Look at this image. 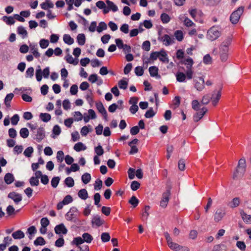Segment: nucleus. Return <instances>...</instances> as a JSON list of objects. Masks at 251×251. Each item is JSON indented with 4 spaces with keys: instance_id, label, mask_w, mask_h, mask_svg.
<instances>
[{
    "instance_id": "c756f323",
    "label": "nucleus",
    "mask_w": 251,
    "mask_h": 251,
    "mask_svg": "<svg viewBox=\"0 0 251 251\" xmlns=\"http://www.w3.org/2000/svg\"><path fill=\"white\" fill-rule=\"evenodd\" d=\"M74 149L77 152L81 151H84L86 149V147L81 142L76 143L74 146Z\"/></svg>"
},
{
    "instance_id": "052dcab7",
    "label": "nucleus",
    "mask_w": 251,
    "mask_h": 251,
    "mask_svg": "<svg viewBox=\"0 0 251 251\" xmlns=\"http://www.w3.org/2000/svg\"><path fill=\"white\" fill-rule=\"evenodd\" d=\"M140 184L137 181H133L130 185V187L132 190L135 191L138 189L140 187Z\"/></svg>"
},
{
    "instance_id": "37998d69",
    "label": "nucleus",
    "mask_w": 251,
    "mask_h": 251,
    "mask_svg": "<svg viewBox=\"0 0 251 251\" xmlns=\"http://www.w3.org/2000/svg\"><path fill=\"white\" fill-rule=\"evenodd\" d=\"M107 25L104 22H100L97 27V31L99 32H101L103 30L106 29Z\"/></svg>"
},
{
    "instance_id": "b1692460",
    "label": "nucleus",
    "mask_w": 251,
    "mask_h": 251,
    "mask_svg": "<svg viewBox=\"0 0 251 251\" xmlns=\"http://www.w3.org/2000/svg\"><path fill=\"white\" fill-rule=\"evenodd\" d=\"M42 9L44 10H48V8H52L54 6L53 3L50 0H46L45 2L40 4Z\"/></svg>"
},
{
    "instance_id": "338daca9",
    "label": "nucleus",
    "mask_w": 251,
    "mask_h": 251,
    "mask_svg": "<svg viewBox=\"0 0 251 251\" xmlns=\"http://www.w3.org/2000/svg\"><path fill=\"white\" fill-rule=\"evenodd\" d=\"M142 49L147 51L150 50L151 49V43L149 41H145L143 43Z\"/></svg>"
},
{
    "instance_id": "5701e85b",
    "label": "nucleus",
    "mask_w": 251,
    "mask_h": 251,
    "mask_svg": "<svg viewBox=\"0 0 251 251\" xmlns=\"http://www.w3.org/2000/svg\"><path fill=\"white\" fill-rule=\"evenodd\" d=\"M159 59L162 62L167 63L169 62V58L167 56V54L163 50L160 51Z\"/></svg>"
},
{
    "instance_id": "a211bd4d",
    "label": "nucleus",
    "mask_w": 251,
    "mask_h": 251,
    "mask_svg": "<svg viewBox=\"0 0 251 251\" xmlns=\"http://www.w3.org/2000/svg\"><path fill=\"white\" fill-rule=\"evenodd\" d=\"M150 75L152 77H155L156 78H160V75H158V69L156 66H151L149 69Z\"/></svg>"
},
{
    "instance_id": "a19ab883",
    "label": "nucleus",
    "mask_w": 251,
    "mask_h": 251,
    "mask_svg": "<svg viewBox=\"0 0 251 251\" xmlns=\"http://www.w3.org/2000/svg\"><path fill=\"white\" fill-rule=\"evenodd\" d=\"M20 135L23 138H26L29 135V131L27 128H22L20 130Z\"/></svg>"
},
{
    "instance_id": "2f4dec72",
    "label": "nucleus",
    "mask_w": 251,
    "mask_h": 251,
    "mask_svg": "<svg viewBox=\"0 0 251 251\" xmlns=\"http://www.w3.org/2000/svg\"><path fill=\"white\" fill-rule=\"evenodd\" d=\"M221 96V93L220 91H218L216 96L214 94L212 95L211 99H212V103L213 105L216 106L218 103Z\"/></svg>"
},
{
    "instance_id": "c9c22d12",
    "label": "nucleus",
    "mask_w": 251,
    "mask_h": 251,
    "mask_svg": "<svg viewBox=\"0 0 251 251\" xmlns=\"http://www.w3.org/2000/svg\"><path fill=\"white\" fill-rule=\"evenodd\" d=\"M187 70L186 71V74L187 75V78L191 79L193 77V71L192 70L193 65H186Z\"/></svg>"
},
{
    "instance_id": "e2e57ef3",
    "label": "nucleus",
    "mask_w": 251,
    "mask_h": 251,
    "mask_svg": "<svg viewBox=\"0 0 251 251\" xmlns=\"http://www.w3.org/2000/svg\"><path fill=\"white\" fill-rule=\"evenodd\" d=\"M192 108L198 111L200 108V103L197 100H193L192 101Z\"/></svg>"
},
{
    "instance_id": "393cba45",
    "label": "nucleus",
    "mask_w": 251,
    "mask_h": 251,
    "mask_svg": "<svg viewBox=\"0 0 251 251\" xmlns=\"http://www.w3.org/2000/svg\"><path fill=\"white\" fill-rule=\"evenodd\" d=\"M2 20L4 21L7 25H14L15 23V21L14 20V16H3L2 17Z\"/></svg>"
},
{
    "instance_id": "f03ea898",
    "label": "nucleus",
    "mask_w": 251,
    "mask_h": 251,
    "mask_svg": "<svg viewBox=\"0 0 251 251\" xmlns=\"http://www.w3.org/2000/svg\"><path fill=\"white\" fill-rule=\"evenodd\" d=\"M246 170V162L244 158H242L239 160L238 166L236 170L233 174V178L234 179H238L242 177Z\"/></svg>"
},
{
    "instance_id": "680f3d73",
    "label": "nucleus",
    "mask_w": 251,
    "mask_h": 251,
    "mask_svg": "<svg viewBox=\"0 0 251 251\" xmlns=\"http://www.w3.org/2000/svg\"><path fill=\"white\" fill-rule=\"evenodd\" d=\"M40 46L42 49H46L49 45V42L47 39H42L39 42Z\"/></svg>"
},
{
    "instance_id": "774afa93",
    "label": "nucleus",
    "mask_w": 251,
    "mask_h": 251,
    "mask_svg": "<svg viewBox=\"0 0 251 251\" xmlns=\"http://www.w3.org/2000/svg\"><path fill=\"white\" fill-rule=\"evenodd\" d=\"M102 185V181L100 179H98L95 181L94 188L96 190H100L101 188Z\"/></svg>"
},
{
    "instance_id": "423d86ee",
    "label": "nucleus",
    "mask_w": 251,
    "mask_h": 251,
    "mask_svg": "<svg viewBox=\"0 0 251 251\" xmlns=\"http://www.w3.org/2000/svg\"><path fill=\"white\" fill-rule=\"evenodd\" d=\"M194 86L195 89L198 91H202L205 86V81L203 76L198 77L195 75L193 79Z\"/></svg>"
},
{
    "instance_id": "0e129e2a",
    "label": "nucleus",
    "mask_w": 251,
    "mask_h": 251,
    "mask_svg": "<svg viewBox=\"0 0 251 251\" xmlns=\"http://www.w3.org/2000/svg\"><path fill=\"white\" fill-rule=\"evenodd\" d=\"M135 73L137 76H142L144 74V69L142 67L137 66L135 68Z\"/></svg>"
},
{
    "instance_id": "69168bd1",
    "label": "nucleus",
    "mask_w": 251,
    "mask_h": 251,
    "mask_svg": "<svg viewBox=\"0 0 251 251\" xmlns=\"http://www.w3.org/2000/svg\"><path fill=\"white\" fill-rule=\"evenodd\" d=\"M210 99L209 94H206L203 96L201 103L203 105H206L209 103Z\"/></svg>"
},
{
    "instance_id": "a878e982",
    "label": "nucleus",
    "mask_w": 251,
    "mask_h": 251,
    "mask_svg": "<svg viewBox=\"0 0 251 251\" xmlns=\"http://www.w3.org/2000/svg\"><path fill=\"white\" fill-rule=\"evenodd\" d=\"M106 3L110 10L112 11L113 12H117L118 10V6L113 1L110 0H106Z\"/></svg>"
},
{
    "instance_id": "f704fd0d",
    "label": "nucleus",
    "mask_w": 251,
    "mask_h": 251,
    "mask_svg": "<svg viewBox=\"0 0 251 251\" xmlns=\"http://www.w3.org/2000/svg\"><path fill=\"white\" fill-rule=\"evenodd\" d=\"M91 179V176L89 173H85L81 176V180L84 184L88 183Z\"/></svg>"
},
{
    "instance_id": "bf43d9fd",
    "label": "nucleus",
    "mask_w": 251,
    "mask_h": 251,
    "mask_svg": "<svg viewBox=\"0 0 251 251\" xmlns=\"http://www.w3.org/2000/svg\"><path fill=\"white\" fill-rule=\"evenodd\" d=\"M155 114L152 108H150V109L147 110L145 114V117L146 118H151L153 117Z\"/></svg>"
},
{
    "instance_id": "a18cd8bd",
    "label": "nucleus",
    "mask_w": 251,
    "mask_h": 251,
    "mask_svg": "<svg viewBox=\"0 0 251 251\" xmlns=\"http://www.w3.org/2000/svg\"><path fill=\"white\" fill-rule=\"evenodd\" d=\"M65 59L68 63L70 64H73L74 65H76L78 63V60H75L73 57L70 54H68L65 57Z\"/></svg>"
},
{
    "instance_id": "f8f14e48",
    "label": "nucleus",
    "mask_w": 251,
    "mask_h": 251,
    "mask_svg": "<svg viewBox=\"0 0 251 251\" xmlns=\"http://www.w3.org/2000/svg\"><path fill=\"white\" fill-rule=\"evenodd\" d=\"M54 231L55 233L58 235L61 234H66L68 232V229L65 227V225L63 223H61L55 226Z\"/></svg>"
},
{
    "instance_id": "39448f33",
    "label": "nucleus",
    "mask_w": 251,
    "mask_h": 251,
    "mask_svg": "<svg viewBox=\"0 0 251 251\" xmlns=\"http://www.w3.org/2000/svg\"><path fill=\"white\" fill-rule=\"evenodd\" d=\"M79 214L78 210L76 207H73L66 213L65 217L67 221L75 223L77 221V217Z\"/></svg>"
},
{
    "instance_id": "412c9836",
    "label": "nucleus",
    "mask_w": 251,
    "mask_h": 251,
    "mask_svg": "<svg viewBox=\"0 0 251 251\" xmlns=\"http://www.w3.org/2000/svg\"><path fill=\"white\" fill-rule=\"evenodd\" d=\"M17 33L21 35L23 39L26 38L27 36V32L25 28L23 26H19L17 27Z\"/></svg>"
},
{
    "instance_id": "aec40b11",
    "label": "nucleus",
    "mask_w": 251,
    "mask_h": 251,
    "mask_svg": "<svg viewBox=\"0 0 251 251\" xmlns=\"http://www.w3.org/2000/svg\"><path fill=\"white\" fill-rule=\"evenodd\" d=\"M176 80L179 82H186L187 75L182 72H177L176 75Z\"/></svg>"
},
{
    "instance_id": "473e14b6",
    "label": "nucleus",
    "mask_w": 251,
    "mask_h": 251,
    "mask_svg": "<svg viewBox=\"0 0 251 251\" xmlns=\"http://www.w3.org/2000/svg\"><path fill=\"white\" fill-rule=\"evenodd\" d=\"M86 41L85 36L83 33L78 34L77 36V41L78 44L80 46L85 44Z\"/></svg>"
},
{
    "instance_id": "c03bdc74",
    "label": "nucleus",
    "mask_w": 251,
    "mask_h": 251,
    "mask_svg": "<svg viewBox=\"0 0 251 251\" xmlns=\"http://www.w3.org/2000/svg\"><path fill=\"white\" fill-rule=\"evenodd\" d=\"M128 82L124 79L120 80L118 82V86L121 89L126 90L127 89Z\"/></svg>"
},
{
    "instance_id": "9d476101",
    "label": "nucleus",
    "mask_w": 251,
    "mask_h": 251,
    "mask_svg": "<svg viewBox=\"0 0 251 251\" xmlns=\"http://www.w3.org/2000/svg\"><path fill=\"white\" fill-rule=\"evenodd\" d=\"M226 215L225 210L223 208H218L214 214V220L215 222L218 223L221 221Z\"/></svg>"
},
{
    "instance_id": "de8ad7c7",
    "label": "nucleus",
    "mask_w": 251,
    "mask_h": 251,
    "mask_svg": "<svg viewBox=\"0 0 251 251\" xmlns=\"http://www.w3.org/2000/svg\"><path fill=\"white\" fill-rule=\"evenodd\" d=\"M60 180V178L59 176H54L52 177L51 180V186L54 188H56L59 183Z\"/></svg>"
},
{
    "instance_id": "dca6fc26",
    "label": "nucleus",
    "mask_w": 251,
    "mask_h": 251,
    "mask_svg": "<svg viewBox=\"0 0 251 251\" xmlns=\"http://www.w3.org/2000/svg\"><path fill=\"white\" fill-rule=\"evenodd\" d=\"M96 106L97 109L100 113L103 116L104 119L105 121L107 120V112L104 107L103 104L101 102L96 103Z\"/></svg>"
},
{
    "instance_id": "4be33fe9",
    "label": "nucleus",
    "mask_w": 251,
    "mask_h": 251,
    "mask_svg": "<svg viewBox=\"0 0 251 251\" xmlns=\"http://www.w3.org/2000/svg\"><path fill=\"white\" fill-rule=\"evenodd\" d=\"M12 236L16 240L21 239L25 237V233L21 230H18L12 234Z\"/></svg>"
},
{
    "instance_id": "1a4fd4ad",
    "label": "nucleus",
    "mask_w": 251,
    "mask_h": 251,
    "mask_svg": "<svg viewBox=\"0 0 251 251\" xmlns=\"http://www.w3.org/2000/svg\"><path fill=\"white\" fill-rule=\"evenodd\" d=\"M104 221L98 214L93 215L92 217L91 224L93 227H98L103 225Z\"/></svg>"
},
{
    "instance_id": "20e7f679",
    "label": "nucleus",
    "mask_w": 251,
    "mask_h": 251,
    "mask_svg": "<svg viewBox=\"0 0 251 251\" xmlns=\"http://www.w3.org/2000/svg\"><path fill=\"white\" fill-rule=\"evenodd\" d=\"M221 36V32L218 26H213L207 32V38L211 41H214Z\"/></svg>"
},
{
    "instance_id": "58836bf2",
    "label": "nucleus",
    "mask_w": 251,
    "mask_h": 251,
    "mask_svg": "<svg viewBox=\"0 0 251 251\" xmlns=\"http://www.w3.org/2000/svg\"><path fill=\"white\" fill-rule=\"evenodd\" d=\"M34 150L33 147H28L24 151V154L26 157H30L33 152Z\"/></svg>"
},
{
    "instance_id": "49530a36",
    "label": "nucleus",
    "mask_w": 251,
    "mask_h": 251,
    "mask_svg": "<svg viewBox=\"0 0 251 251\" xmlns=\"http://www.w3.org/2000/svg\"><path fill=\"white\" fill-rule=\"evenodd\" d=\"M65 184L68 187H72L74 186L75 182L73 178L71 177H67L64 181Z\"/></svg>"
},
{
    "instance_id": "603ef678",
    "label": "nucleus",
    "mask_w": 251,
    "mask_h": 251,
    "mask_svg": "<svg viewBox=\"0 0 251 251\" xmlns=\"http://www.w3.org/2000/svg\"><path fill=\"white\" fill-rule=\"evenodd\" d=\"M64 158V154L63 151H59L57 152L56 159L59 163H62Z\"/></svg>"
},
{
    "instance_id": "864d4df0",
    "label": "nucleus",
    "mask_w": 251,
    "mask_h": 251,
    "mask_svg": "<svg viewBox=\"0 0 251 251\" xmlns=\"http://www.w3.org/2000/svg\"><path fill=\"white\" fill-rule=\"evenodd\" d=\"M160 19L163 24H167L170 21L169 16L166 13H162L160 16Z\"/></svg>"
},
{
    "instance_id": "f257e3e1",
    "label": "nucleus",
    "mask_w": 251,
    "mask_h": 251,
    "mask_svg": "<svg viewBox=\"0 0 251 251\" xmlns=\"http://www.w3.org/2000/svg\"><path fill=\"white\" fill-rule=\"evenodd\" d=\"M232 39L227 37L219 46V55L222 62H225L228 57L229 46L231 44Z\"/></svg>"
},
{
    "instance_id": "0eeeda50",
    "label": "nucleus",
    "mask_w": 251,
    "mask_h": 251,
    "mask_svg": "<svg viewBox=\"0 0 251 251\" xmlns=\"http://www.w3.org/2000/svg\"><path fill=\"white\" fill-rule=\"evenodd\" d=\"M244 8L243 6L239 7L236 10L232 12L230 16V20L232 24H237L244 12Z\"/></svg>"
},
{
    "instance_id": "ddd939ff",
    "label": "nucleus",
    "mask_w": 251,
    "mask_h": 251,
    "mask_svg": "<svg viewBox=\"0 0 251 251\" xmlns=\"http://www.w3.org/2000/svg\"><path fill=\"white\" fill-rule=\"evenodd\" d=\"M8 198L12 199L16 203H18L22 200V195L15 192H12L9 193Z\"/></svg>"
},
{
    "instance_id": "79ce46f5",
    "label": "nucleus",
    "mask_w": 251,
    "mask_h": 251,
    "mask_svg": "<svg viewBox=\"0 0 251 251\" xmlns=\"http://www.w3.org/2000/svg\"><path fill=\"white\" fill-rule=\"evenodd\" d=\"M128 202L133 206L134 208L136 207L139 203V200L134 196L131 197L130 199L129 200Z\"/></svg>"
},
{
    "instance_id": "3c124183",
    "label": "nucleus",
    "mask_w": 251,
    "mask_h": 251,
    "mask_svg": "<svg viewBox=\"0 0 251 251\" xmlns=\"http://www.w3.org/2000/svg\"><path fill=\"white\" fill-rule=\"evenodd\" d=\"M29 181L31 186H37L39 184V179L34 176H32L30 177Z\"/></svg>"
},
{
    "instance_id": "4d7b16f0",
    "label": "nucleus",
    "mask_w": 251,
    "mask_h": 251,
    "mask_svg": "<svg viewBox=\"0 0 251 251\" xmlns=\"http://www.w3.org/2000/svg\"><path fill=\"white\" fill-rule=\"evenodd\" d=\"M169 247L174 251H176L177 250L179 245L177 243L173 242V240L167 244Z\"/></svg>"
},
{
    "instance_id": "72a5a7b5",
    "label": "nucleus",
    "mask_w": 251,
    "mask_h": 251,
    "mask_svg": "<svg viewBox=\"0 0 251 251\" xmlns=\"http://www.w3.org/2000/svg\"><path fill=\"white\" fill-rule=\"evenodd\" d=\"M14 97V94L13 93L8 94L4 100V102L6 107H8L10 106V101Z\"/></svg>"
},
{
    "instance_id": "9b49d317",
    "label": "nucleus",
    "mask_w": 251,
    "mask_h": 251,
    "mask_svg": "<svg viewBox=\"0 0 251 251\" xmlns=\"http://www.w3.org/2000/svg\"><path fill=\"white\" fill-rule=\"evenodd\" d=\"M158 34L159 36L158 37V40L162 42L163 45L166 46H168L172 43V39L169 35L165 34L161 36L160 32H159Z\"/></svg>"
},
{
    "instance_id": "bb28decb",
    "label": "nucleus",
    "mask_w": 251,
    "mask_h": 251,
    "mask_svg": "<svg viewBox=\"0 0 251 251\" xmlns=\"http://www.w3.org/2000/svg\"><path fill=\"white\" fill-rule=\"evenodd\" d=\"M63 40L64 43L68 45H72L74 42V40L71 36L68 34H65L63 36Z\"/></svg>"
},
{
    "instance_id": "5fc2aeb1",
    "label": "nucleus",
    "mask_w": 251,
    "mask_h": 251,
    "mask_svg": "<svg viewBox=\"0 0 251 251\" xmlns=\"http://www.w3.org/2000/svg\"><path fill=\"white\" fill-rule=\"evenodd\" d=\"M34 69L32 67H29L26 71L25 77L26 78H31L33 76Z\"/></svg>"
},
{
    "instance_id": "8fccbe9b",
    "label": "nucleus",
    "mask_w": 251,
    "mask_h": 251,
    "mask_svg": "<svg viewBox=\"0 0 251 251\" xmlns=\"http://www.w3.org/2000/svg\"><path fill=\"white\" fill-rule=\"evenodd\" d=\"M240 199L239 198H234L229 204L230 207L234 208L237 207L240 204Z\"/></svg>"
},
{
    "instance_id": "ea45409f",
    "label": "nucleus",
    "mask_w": 251,
    "mask_h": 251,
    "mask_svg": "<svg viewBox=\"0 0 251 251\" xmlns=\"http://www.w3.org/2000/svg\"><path fill=\"white\" fill-rule=\"evenodd\" d=\"M174 35L178 41H181L183 39V33L181 30H177L175 32Z\"/></svg>"
},
{
    "instance_id": "7c9ffc66",
    "label": "nucleus",
    "mask_w": 251,
    "mask_h": 251,
    "mask_svg": "<svg viewBox=\"0 0 251 251\" xmlns=\"http://www.w3.org/2000/svg\"><path fill=\"white\" fill-rule=\"evenodd\" d=\"M78 196L81 199L85 200L88 197V194L87 190L85 189H82L78 192Z\"/></svg>"
},
{
    "instance_id": "6ab92c4d",
    "label": "nucleus",
    "mask_w": 251,
    "mask_h": 251,
    "mask_svg": "<svg viewBox=\"0 0 251 251\" xmlns=\"http://www.w3.org/2000/svg\"><path fill=\"white\" fill-rule=\"evenodd\" d=\"M15 180V177L13 174L6 173L4 176V181L5 184L7 185L11 184Z\"/></svg>"
},
{
    "instance_id": "4468645a",
    "label": "nucleus",
    "mask_w": 251,
    "mask_h": 251,
    "mask_svg": "<svg viewBox=\"0 0 251 251\" xmlns=\"http://www.w3.org/2000/svg\"><path fill=\"white\" fill-rule=\"evenodd\" d=\"M207 111V109L206 107H203L201 109L200 111L197 112L193 116V120L194 122H198V121H199L203 117V116L206 113Z\"/></svg>"
},
{
    "instance_id": "2eb2a0df",
    "label": "nucleus",
    "mask_w": 251,
    "mask_h": 251,
    "mask_svg": "<svg viewBox=\"0 0 251 251\" xmlns=\"http://www.w3.org/2000/svg\"><path fill=\"white\" fill-rule=\"evenodd\" d=\"M170 192L169 191H167L165 193H163L162 198L160 202V206L163 208H165L167 206L169 200Z\"/></svg>"
},
{
    "instance_id": "cd10ccee",
    "label": "nucleus",
    "mask_w": 251,
    "mask_h": 251,
    "mask_svg": "<svg viewBox=\"0 0 251 251\" xmlns=\"http://www.w3.org/2000/svg\"><path fill=\"white\" fill-rule=\"evenodd\" d=\"M241 217L244 222L247 224H251V215H248L243 211L240 212Z\"/></svg>"
},
{
    "instance_id": "09e8293b",
    "label": "nucleus",
    "mask_w": 251,
    "mask_h": 251,
    "mask_svg": "<svg viewBox=\"0 0 251 251\" xmlns=\"http://www.w3.org/2000/svg\"><path fill=\"white\" fill-rule=\"evenodd\" d=\"M46 244L44 239L42 237H38L34 241V244L35 246H42Z\"/></svg>"
},
{
    "instance_id": "f3484780",
    "label": "nucleus",
    "mask_w": 251,
    "mask_h": 251,
    "mask_svg": "<svg viewBox=\"0 0 251 251\" xmlns=\"http://www.w3.org/2000/svg\"><path fill=\"white\" fill-rule=\"evenodd\" d=\"M29 48H30V51L35 58H37L40 56V53L38 51V45L37 44L30 43Z\"/></svg>"
},
{
    "instance_id": "c85d7f7f",
    "label": "nucleus",
    "mask_w": 251,
    "mask_h": 251,
    "mask_svg": "<svg viewBox=\"0 0 251 251\" xmlns=\"http://www.w3.org/2000/svg\"><path fill=\"white\" fill-rule=\"evenodd\" d=\"M39 118L44 122L47 123L51 119V116L47 113H41L39 115Z\"/></svg>"
},
{
    "instance_id": "6e6d98bb",
    "label": "nucleus",
    "mask_w": 251,
    "mask_h": 251,
    "mask_svg": "<svg viewBox=\"0 0 251 251\" xmlns=\"http://www.w3.org/2000/svg\"><path fill=\"white\" fill-rule=\"evenodd\" d=\"M101 239L103 243L109 241L110 239L109 234L107 232H103L101 235Z\"/></svg>"
},
{
    "instance_id": "6e6552de",
    "label": "nucleus",
    "mask_w": 251,
    "mask_h": 251,
    "mask_svg": "<svg viewBox=\"0 0 251 251\" xmlns=\"http://www.w3.org/2000/svg\"><path fill=\"white\" fill-rule=\"evenodd\" d=\"M45 137V131L43 127H40L37 129V131H33V138L38 142H40Z\"/></svg>"
},
{
    "instance_id": "4c0bfd02",
    "label": "nucleus",
    "mask_w": 251,
    "mask_h": 251,
    "mask_svg": "<svg viewBox=\"0 0 251 251\" xmlns=\"http://www.w3.org/2000/svg\"><path fill=\"white\" fill-rule=\"evenodd\" d=\"M84 243V240H83L82 237H77L74 239L73 241L72 242V244L74 245H75L77 248H78V246H80V245Z\"/></svg>"
},
{
    "instance_id": "13d9d810",
    "label": "nucleus",
    "mask_w": 251,
    "mask_h": 251,
    "mask_svg": "<svg viewBox=\"0 0 251 251\" xmlns=\"http://www.w3.org/2000/svg\"><path fill=\"white\" fill-rule=\"evenodd\" d=\"M95 152L97 156H101L104 153L103 150L100 145H99L97 147L95 148Z\"/></svg>"
},
{
    "instance_id": "7ed1b4c3",
    "label": "nucleus",
    "mask_w": 251,
    "mask_h": 251,
    "mask_svg": "<svg viewBox=\"0 0 251 251\" xmlns=\"http://www.w3.org/2000/svg\"><path fill=\"white\" fill-rule=\"evenodd\" d=\"M50 74V67H47L42 70L40 66H38L35 71V76L37 81L42 80V77L48 78Z\"/></svg>"
},
{
    "instance_id": "e433bc0d",
    "label": "nucleus",
    "mask_w": 251,
    "mask_h": 251,
    "mask_svg": "<svg viewBox=\"0 0 251 251\" xmlns=\"http://www.w3.org/2000/svg\"><path fill=\"white\" fill-rule=\"evenodd\" d=\"M82 237L83 240H84V242H86L87 243H90L93 239L91 234L86 232L82 234Z\"/></svg>"
}]
</instances>
